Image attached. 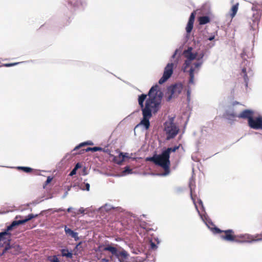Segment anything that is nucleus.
<instances>
[{
  "instance_id": "obj_38",
  "label": "nucleus",
  "mask_w": 262,
  "mask_h": 262,
  "mask_svg": "<svg viewBox=\"0 0 262 262\" xmlns=\"http://www.w3.org/2000/svg\"><path fill=\"white\" fill-rule=\"evenodd\" d=\"M246 55V53L244 51L243 53H241V57L245 60L244 56Z\"/></svg>"
},
{
  "instance_id": "obj_35",
  "label": "nucleus",
  "mask_w": 262,
  "mask_h": 262,
  "mask_svg": "<svg viewBox=\"0 0 262 262\" xmlns=\"http://www.w3.org/2000/svg\"><path fill=\"white\" fill-rule=\"evenodd\" d=\"M52 178H51L50 177H48L47 178V180L46 182V184H48L50 183L51 182V181H52Z\"/></svg>"
},
{
  "instance_id": "obj_22",
  "label": "nucleus",
  "mask_w": 262,
  "mask_h": 262,
  "mask_svg": "<svg viewBox=\"0 0 262 262\" xmlns=\"http://www.w3.org/2000/svg\"><path fill=\"white\" fill-rule=\"evenodd\" d=\"M237 10H238V4H236L232 7V8H231L232 13L230 14L231 16V19L234 17V16L235 15V14L237 13Z\"/></svg>"
},
{
  "instance_id": "obj_43",
  "label": "nucleus",
  "mask_w": 262,
  "mask_h": 262,
  "mask_svg": "<svg viewBox=\"0 0 262 262\" xmlns=\"http://www.w3.org/2000/svg\"><path fill=\"white\" fill-rule=\"evenodd\" d=\"M72 209V207H69L68 209H67V211L68 212H70L71 211V210Z\"/></svg>"
},
{
  "instance_id": "obj_42",
  "label": "nucleus",
  "mask_w": 262,
  "mask_h": 262,
  "mask_svg": "<svg viewBox=\"0 0 262 262\" xmlns=\"http://www.w3.org/2000/svg\"><path fill=\"white\" fill-rule=\"evenodd\" d=\"M64 210L61 209V208H59L57 210H56V212H59V211H63Z\"/></svg>"
},
{
  "instance_id": "obj_20",
  "label": "nucleus",
  "mask_w": 262,
  "mask_h": 262,
  "mask_svg": "<svg viewBox=\"0 0 262 262\" xmlns=\"http://www.w3.org/2000/svg\"><path fill=\"white\" fill-rule=\"evenodd\" d=\"M210 19L208 16H202L199 18V23L201 25H205L209 22Z\"/></svg>"
},
{
  "instance_id": "obj_25",
  "label": "nucleus",
  "mask_w": 262,
  "mask_h": 262,
  "mask_svg": "<svg viewBox=\"0 0 262 262\" xmlns=\"http://www.w3.org/2000/svg\"><path fill=\"white\" fill-rule=\"evenodd\" d=\"M180 147V145L179 146H175L173 147H169V148H167L166 150H165L164 151L168 154L169 155V156H170V154L171 152H175L177 149H179Z\"/></svg>"
},
{
  "instance_id": "obj_19",
  "label": "nucleus",
  "mask_w": 262,
  "mask_h": 262,
  "mask_svg": "<svg viewBox=\"0 0 262 262\" xmlns=\"http://www.w3.org/2000/svg\"><path fill=\"white\" fill-rule=\"evenodd\" d=\"M241 75L244 77L246 86H248V82L249 79L248 78V76H247V73H246V68H243L242 69Z\"/></svg>"
},
{
  "instance_id": "obj_3",
  "label": "nucleus",
  "mask_w": 262,
  "mask_h": 262,
  "mask_svg": "<svg viewBox=\"0 0 262 262\" xmlns=\"http://www.w3.org/2000/svg\"><path fill=\"white\" fill-rule=\"evenodd\" d=\"M190 188V194H191V198L192 200L193 201V204L195 207L196 210L198 212L201 219L202 221L205 223L206 226L210 229L214 233H221L223 232L224 234H222L221 235V239L228 241V242H236V234H234V231L231 229L226 230H223L221 231L220 229L214 227V225L212 223V222L210 221V220L209 219L208 216L206 214H201L200 213V211L198 210V206L196 204L195 201L194 200V199L192 195V182L191 181L190 182L189 184Z\"/></svg>"
},
{
  "instance_id": "obj_47",
  "label": "nucleus",
  "mask_w": 262,
  "mask_h": 262,
  "mask_svg": "<svg viewBox=\"0 0 262 262\" xmlns=\"http://www.w3.org/2000/svg\"><path fill=\"white\" fill-rule=\"evenodd\" d=\"M104 261H107V260H106L105 259H103Z\"/></svg>"
},
{
  "instance_id": "obj_46",
  "label": "nucleus",
  "mask_w": 262,
  "mask_h": 262,
  "mask_svg": "<svg viewBox=\"0 0 262 262\" xmlns=\"http://www.w3.org/2000/svg\"><path fill=\"white\" fill-rule=\"evenodd\" d=\"M18 217H19V216H16V219H18Z\"/></svg>"
},
{
  "instance_id": "obj_31",
  "label": "nucleus",
  "mask_w": 262,
  "mask_h": 262,
  "mask_svg": "<svg viewBox=\"0 0 262 262\" xmlns=\"http://www.w3.org/2000/svg\"><path fill=\"white\" fill-rule=\"evenodd\" d=\"M122 157H123L124 160H125V158H130L128 156V154L126 153V152L124 153V152H122Z\"/></svg>"
},
{
  "instance_id": "obj_1",
  "label": "nucleus",
  "mask_w": 262,
  "mask_h": 262,
  "mask_svg": "<svg viewBox=\"0 0 262 262\" xmlns=\"http://www.w3.org/2000/svg\"><path fill=\"white\" fill-rule=\"evenodd\" d=\"M192 51V49L190 47L184 51L186 60L182 68V71L184 73H188L189 75L187 90V98L188 101H190L191 99V87L195 85L194 74L199 73L203 63L202 59L204 56L203 53L198 55L196 53H193Z\"/></svg>"
},
{
  "instance_id": "obj_40",
  "label": "nucleus",
  "mask_w": 262,
  "mask_h": 262,
  "mask_svg": "<svg viewBox=\"0 0 262 262\" xmlns=\"http://www.w3.org/2000/svg\"><path fill=\"white\" fill-rule=\"evenodd\" d=\"M80 165L79 163H77L76 165V166H75L74 168H75L77 170L78 168H80Z\"/></svg>"
},
{
  "instance_id": "obj_17",
  "label": "nucleus",
  "mask_w": 262,
  "mask_h": 262,
  "mask_svg": "<svg viewBox=\"0 0 262 262\" xmlns=\"http://www.w3.org/2000/svg\"><path fill=\"white\" fill-rule=\"evenodd\" d=\"M64 231L66 234H69L72 237L74 238V239L77 241L79 239L78 234L77 232H74L71 229L67 227V226L64 227Z\"/></svg>"
},
{
  "instance_id": "obj_8",
  "label": "nucleus",
  "mask_w": 262,
  "mask_h": 262,
  "mask_svg": "<svg viewBox=\"0 0 262 262\" xmlns=\"http://www.w3.org/2000/svg\"><path fill=\"white\" fill-rule=\"evenodd\" d=\"M260 7V6L258 5H253L252 8V10L253 11H255V12L253 13L252 18V23H250L251 27L253 30H256L258 27L261 15Z\"/></svg>"
},
{
  "instance_id": "obj_5",
  "label": "nucleus",
  "mask_w": 262,
  "mask_h": 262,
  "mask_svg": "<svg viewBox=\"0 0 262 262\" xmlns=\"http://www.w3.org/2000/svg\"><path fill=\"white\" fill-rule=\"evenodd\" d=\"M37 216V214L34 215L33 214H29L24 219L13 221L12 223L7 227L6 231L0 232V233H2V235L0 236V242H6V241H9L10 238V234L9 232V231L11 230L15 226L24 224Z\"/></svg>"
},
{
  "instance_id": "obj_34",
  "label": "nucleus",
  "mask_w": 262,
  "mask_h": 262,
  "mask_svg": "<svg viewBox=\"0 0 262 262\" xmlns=\"http://www.w3.org/2000/svg\"><path fill=\"white\" fill-rule=\"evenodd\" d=\"M18 63L16 62V63H13L5 64V66H6V67H11V66H13L16 65Z\"/></svg>"
},
{
  "instance_id": "obj_32",
  "label": "nucleus",
  "mask_w": 262,
  "mask_h": 262,
  "mask_svg": "<svg viewBox=\"0 0 262 262\" xmlns=\"http://www.w3.org/2000/svg\"><path fill=\"white\" fill-rule=\"evenodd\" d=\"M150 247L152 249H156L157 248V246H156V245L154 243H151Z\"/></svg>"
},
{
  "instance_id": "obj_30",
  "label": "nucleus",
  "mask_w": 262,
  "mask_h": 262,
  "mask_svg": "<svg viewBox=\"0 0 262 262\" xmlns=\"http://www.w3.org/2000/svg\"><path fill=\"white\" fill-rule=\"evenodd\" d=\"M84 211H85V209L83 207H81L78 209L77 212L75 213V214H78L79 213H84Z\"/></svg>"
},
{
  "instance_id": "obj_2",
  "label": "nucleus",
  "mask_w": 262,
  "mask_h": 262,
  "mask_svg": "<svg viewBox=\"0 0 262 262\" xmlns=\"http://www.w3.org/2000/svg\"><path fill=\"white\" fill-rule=\"evenodd\" d=\"M162 96V93L157 84L151 87L147 95L142 94L139 96L138 103L142 113L151 115L156 114L161 107Z\"/></svg>"
},
{
  "instance_id": "obj_41",
  "label": "nucleus",
  "mask_w": 262,
  "mask_h": 262,
  "mask_svg": "<svg viewBox=\"0 0 262 262\" xmlns=\"http://www.w3.org/2000/svg\"><path fill=\"white\" fill-rule=\"evenodd\" d=\"M214 38V36L213 35V36L209 37L208 39L211 41V40H213Z\"/></svg>"
},
{
  "instance_id": "obj_13",
  "label": "nucleus",
  "mask_w": 262,
  "mask_h": 262,
  "mask_svg": "<svg viewBox=\"0 0 262 262\" xmlns=\"http://www.w3.org/2000/svg\"><path fill=\"white\" fill-rule=\"evenodd\" d=\"M142 116L143 118L142 120L140 123L136 126V127L139 126H142L145 129H147L149 128L150 125L149 119L152 117V115L142 113Z\"/></svg>"
},
{
  "instance_id": "obj_7",
  "label": "nucleus",
  "mask_w": 262,
  "mask_h": 262,
  "mask_svg": "<svg viewBox=\"0 0 262 262\" xmlns=\"http://www.w3.org/2000/svg\"><path fill=\"white\" fill-rule=\"evenodd\" d=\"M120 250H119L117 248L109 245L105 247L104 250L110 252L116 257L119 262H126L129 255L124 249L120 247Z\"/></svg>"
},
{
  "instance_id": "obj_48",
  "label": "nucleus",
  "mask_w": 262,
  "mask_h": 262,
  "mask_svg": "<svg viewBox=\"0 0 262 262\" xmlns=\"http://www.w3.org/2000/svg\"><path fill=\"white\" fill-rule=\"evenodd\" d=\"M2 235V233H0V236Z\"/></svg>"
},
{
  "instance_id": "obj_18",
  "label": "nucleus",
  "mask_w": 262,
  "mask_h": 262,
  "mask_svg": "<svg viewBox=\"0 0 262 262\" xmlns=\"http://www.w3.org/2000/svg\"><path fill=\"white\" fill-rule=\"evenodd\" d=\"M114 161L118 165H121L124 161L122 155V152H120L118 156H115L113 158Z\"/></svg>"
},
{
  "instance_id": "obj_10",
  "label": "nucleus",
  "mask_w": 262,
  "mask_h": 262,
  "mask_svg": "<svg viewBox=\"0 0 262 262\" xmlns=\"http://www.w3.org/2000/svg\"><path fill=\"white\" fill-rule=\"evenodd\" d=\"M174 64L173 63H168L165 67L162 77L159 80V83L162 84L164 83L167 79L170 77L173 73V68Z\"/></svg>"
},
{
  "instance_id": "obj_12",
  "label": "nucleus",
  "mask_w": 262,
  "mask_h": 262,
  "mask_svg": "<svg viewBox=\"0 0 262 262\" xmlns=\"http://www.w3.org/2000/svg\"><path fill=\"white\" fill-rule=\"evenodd\" d=\"M183 85L181 83H177L170 86L168 89V91L170 92L171 95L168 97V100L171 98L177 96L182 91Z\"/></svg>"
},
{
  "instance_id": "obj_45",
  "label": "nucleus",
  "mask_w": 262,
  "mask_h": 262,
  "mask_svg": "<svg viewBox=\"0 0 262 262\" xmlns=\"http://www.w3.org/2000/svg\"><path fill=\"white\" fill-rule=\"evenodd\" d=\"M245 62L248 63V61H247V60L244 61V63H245Z\"/></svg>"
},
{
  "instance_id": "obj_44",
  "label": "nucleus",
  "mask_w": 262,
  "mask_h": 262,
  "mask_svg": "<svg viewBox=\"0 0 262 262\" xmlns=\"http://www.w3.org/2000/svg\"><path fill=\"white\" fill-rule=\"evenodd\" d=\"M81 243H82V242H79V243L77 245L76 247H78L79 245H80L81 244Z\"/></svg>"
},
{
  "instance_id": "obj_26",
  "label": "nucleus",
  "mask_w": 262,
  "mask_h": 262,
  "mask_svg": "<svg viewBox=\"0 0 262 262\" xmlns=\"http://www.w3.org/2000/svg\"><path fill=\"white\" fill-rule=\"evenodd\" d=\"M101 148L99 147H88L86 149H85V151L88 152L89 151H92L93 152L97 151L99 150H101Z\"/></svg>"
},
{
  "instance_id": "obj_39",
  "label": "nucleus",
  "mask_w": 262,
  "mask_h": 262,
  "mask_svg": "<svg viewBox=\"0 0 262 262\" xmlns=\"http://www.w3.org/2000/svg\"><path fill=\"white\" fill-rule=\"evenodd\" d=\"M177 51H178V50H176L175 51V52H174V54L172 55V57H171L172 58H174L175 57L176 55H177Z\"/></svg>"
},
{
  "instance_id": "obj_9",
  "label": "nucleus",
  "mask_w": 262,
  "mask_h": 262,
  "mask_svg": "<svg viewBox=\"0 0 262 262\" xmlns=\"http://www.w3.org/2000/svg\"><path fill=\"white\" fill-rule=\"evenodd\" d=\"M259 241H262V237L257 238V236L252 235L247 233L236 234V243H251Z\"/></svg>"
},
{
  "instance_id": "obj_6",
  "label": "nucleus",
  "mask_w": 262,
  "mask_h": 262,
  "mask_svg": "<svg viewBox=\"0 0 262 262\" xmlns=\"http://www.w3.org/2000/svg\"><path fill=\"white\" fill-rule=\"evenodd\" d=\"M174 118L172 117L169 119L165 123V132L166 134V139L169 140L173 138L178 134L179 132V127L173 122Z\"/></svg>"
},
{
  "instance_id": "obj_23",
  "label": "nucleus",
  "mask_w": 262,
  "mask_h": 262,
  "mask_svg": "<svg viewBox=\"0 0 262 262\" xmlns=\"http://www.w3.org/2000/svg\"><path fill=\"white\" fill-rule=\"evenodd\" d=\"M132 173V169H130L128 166H126L124 168V170H123L121 173L120 174V176H125Z\"/></svg>"
},
{
  "instance_id": "obj_24",
  "label": "nucleus",
  "mask_w": 262,
  "mask_h": 262,
  "mask_svg": "<svg viewBox=\"0 0 262 262\" xmlns=\"http://www.w3.org/2000/svg\"><path fill=\"white\" fill-rule=\"evenodd\" d=\"M87 145H93V143L91 141H88L86 142L81 143L79 144L78 145H77V146H76L74 148V150H76L77 149H79V148H80L83 146Z\"/></svg>"
},
{
  "instance_id": "obj_37",
  "label": "nucleus",
  "mask_w": 262,
  "mask_h": 262,
  "mask_svg": "<svg viewBox=\"0 0 262 262\" xmlns=\"http://www.w3.org/2000/svg\"><path fill=\"white\" fill-rule=\"evenodd\" d=\"M198 203L201 206L202 208L204 209V206H203V202H202V200L200 199H198Z\"/></svg>"
},
{
  "instance_id": "obj_15",
  "label": "nucleus",
  "mask_w": 262,
  "mask_h": 262,
  "mask_svg": "<svg viewBox=\"0 0 262 262\" xmlns=\"http://www.w3.org/2000/svg\"><path fill=\"white\" fill-rule=\"evenodd\" d=\"M70 4L79 9H83L84 7L85 2L83 0H68Z\"/></svg>"
},
{
  "instance_id": "obj_4",
  "label": "nucleus",
  "mask_w": 262,
  "mask_h": 262,
  "mask_svg": "<svg viewBox=\"0 0 262 262\" xmlns=\"http://www.w3.org/2000/svg\"><path fill=\"white\" fill-rule=\"evenodd\" d=\"M146 161L153 162L156 165L160 166L164 170V173L158 174V175L166 176L169 174L170 164L169 156L164 150L161 154L155 155L152 157L147 158Z\"/></svg>"
},
{
  "instance_id": "obj_29",
  "label": "nucleus",
  "mask_w": 262,
  "mask_h": 262,
  "mask_svg": "<svg viewBox=\"0 0 262 262\" xmlns=\"http://www.w3.org/2000/svg\"><path fill=\"white\" fill-rule=\"evenodd\" d=\"M85 187H83L82 186V185H81V186H80V188L82 190H86L87 191H89L90 190V185L89 183H86L84 184Z\"/></svg>"
},
{
  "instance_id": "obj_16",
  "label": "nucleus",
  "mask_w": 262,
  "mask_h": 262,
  "mask_svg": "<svg viewBox=\"0 0 262 262\" xmlns=\"http://www.w3.org/2000/svg\"><path fill=\"white\" fill-rule=\"evenodd\" d=\"M195 15L194 13H192L189 17L188 22L186 27V31L187 34L190 33L193 27Z\"/></svg>"
},
{
  "instance_id": "obj_11",
  "label": "nucleus",
  "mask_w": 262,
  "mask_h": 262,
  "mask_svg": "<svg viewBox=\"0 0 262 262\" xmlns=\"http://www.w3.org/2000/svg\"><path fill=\"white\" fill-rule=\"evenodd\" d=\"M249 127L254 129H262V116L250 118L248 122Z\"/></svg>"
},
{
  "instance_id": "obj_21",
  "label": "nucleus",
  "mask_w": 262,
  "mask_h": 262,
  "mask_svg": "<svg viewBox=\"0 0 262 262\" xmlns=\"http://www.w3.org/2000/svg\"><path fill=\"white\" fill-rule=\"evenodd\" d=\"M61 255L62 256H65L68 258H72V253L71 252H69L67 249H62L61 250Z\"/></svg>"
},
{
  "instance_id": "obj_33",
  "label": "nucleus",
  "mask_w": 262,
  "mask_h": 262,
  "mask_svg": "<svg viewBox=\"0 0 262 262\" xmlns=\"http://www.w3.org/2000/svg\"><path fill=\"white\" fill-rule=\"evenodd\" d=\"M76 170H76L75 168H74V169L71 171V172H70V176H73V175L75 174H76Z\"/></svg>"
},
{
  "instance_id": "obj_36",
  "label": "nucleus",
  "mask_w": 262,
  "mask_h": 262,
  "mask_svg": "<svg viewBox=\"0 0 262 262\" xmlns=\"http://www.w3.org/2000/svg\"><path fill=\"white\" fill-rule=\"evenodd\" d=\"M70 190V188H68V191H67L64 193V195L62 196V199H64V198L67 196V195H68V191H69V190Z\"/></svg>"
},
{
  "instance_id": "obj_28",
  "label": "nucleus",
  "mask_w": 262,
  "mask_h": 262,
  "mask_svg": "<svg viewBox=\"0 0 262 262\" xmlns=\"http://www.w3.org/2000/svg\"><path fill=\"white\" fill-rule=\"evenodd\" d=\"M49 260L51 262H59V259L56 256L54 255L53 256H50L48 257Z\"/></svg>"
},
{
  "instance_id": "obj_14",
  "label": "nucleus",
  "mask_w": 262,
  "mask_h": 262,
  "mask_svg": "<svg viewBox=\"0 0 262 262\" xmlns=\"http://www.w3.org/2000/svg\"><path fill=\"white\" fill-rule=\"evenodd\" d=\"M232 116L233 117H237L241 118L247 119L248 122L250 118H252V117H253V112L249 110H246L243 111L238 115L232 114Z\"/></svg>"
},
{
  "instance_id": "obj_27",
  "label": "nucleus",
  "mask_w": 262,
  "mask_h": 262,
  "mask_svg": "<svg viewBox=\"0 0 262 262\" xmlns=\"http://www.w3.org/2000/svg\"><path fill=\"white\" fill-rule=\"evenodd\" d=\"M17 168L18 169H22L26 172H30L32 170V169L31 168L28 167L19 166L17 167Z\"/></svg>"
}]
</instances>
